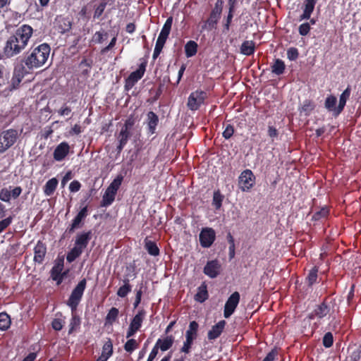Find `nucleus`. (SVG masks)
Masks as SVG:
<instances>
[{"instance_id":"nucleus-1","label":"nucleus","mask_w":361,"mask_h":361,"mask_svg":"<svg viewBox=\"0 0 361 361\" xmlns=\"http://www.w3.org/2000/svg\"><path fill=\"white\" fill-rule=\"evenodd\" d=\"M32 33L33 29L29 25L25 24L19 27L6 42L3 49L4 56L11 58L20 54L27 45Z\"/></svg>"},{"instance_id":"nucleus-2","label":"nucleus","mask_w":361,"mask_h":361,"mask_svg":"<svg viewBox=\"0 0 361 361\" xmlns=\"http://www.w3.org/2000/svg\"><path fill=\"white\" fill-rule=\"evenodd\" d=\"M51 48L47 43H43L36 47H32L27 52L23 63L28 69L38 68L47 61Z\"/></svg>"},{"instance_id":"nucleus-3","label":"nucleus","mask_w":361,"mask_h":361,"mask_svg":"<svg viewBox=\"0 0 361 361\" xmlns=\"http://www.w3.org/2000/svg\"><path fill=\"white\" fill-rule=\"evenodd\" d=\"M335 305L334 300H329L326 297L323 301L317 305L314 310L308 315L310 319H322L329 314L334 313V305Z\"/></svg>"},{"instance_id":"nucleus-4","label":"nucleus","mask_w":361,"mask_h":361,"mask_svg":"<svg viewBox=\"0 0 361 361\" xmlns=\"http://www.w3.org/2000/svg\"><path fill=\"white\" fill-rule=\"evenodd\" d=\"M19 137L18 130L10 128L0 131V154L5 153L13 147Z\"/></svg>"},{"instance_id":"nucleus-5","label":"nucleus","mask_w":361,"mask_h":361,"mask_svg":"<svg viewBox=\"0 0 361 361\" xmlns=\"http://www.w3.org/2000/svg\"><path fill=\"white\" fill-rule=\"evenodd\" d=\"M199 324L196 321L190 322L188 329L185 332V341L180 348V352L188 354L190 352L192 345L198 336Z\"/></svg>"},{"instance_id":"nucleus-6","label":"nucleus","mask_w":361,"mask_h":361,"mask_svg":"<svg viewBox=\"0 0 361 361\" xmlns=\"http://www.w3.org/2000/svg\"><path fill=\"white\" fill-rule=\"evenodd\" d=\"M87 281L82 279L72 290L68 300L67 305L71 307V312H75L82 298L84 290L86 288Z\"/></svg>"},{"instance_id":"nucleus-7","label":"nucleus","mask_w":361,"mask_h":361,"mask_svg":"<svg viewBox=\"0 0 361 361\" xmlns=\"http://www.w3.org/2000/svg\"><path fill=\"white\" fill-rule=\"evenodd\" d=\"M207 97V93L205 91L197 90L189 95L187 106L191 111H197L204 103Z\"/></svg>"},{"instance_id":"nucleus-8","label":"nucleus","mask_w":361,"mask_h":361,"mask_svg":"<svg viewBox=\"0 0 361 361\" xmlns=\"http://www.w3.org/2000/svg\"><path fill=\"white\" fill-rule=\"evenodd\" d=\"M147 62H142L140 64L138 69L132 72L125 80V90L128 91L131 90L135 85L143 77L146 71Z\"/></svg>"},{"instance_id":"nucleus-9","label":"nucleus","mask_w":361,"mask_h":361,"mask_svg":"<svg viewBox=\"0 0 361 361\" xmlns=\"http://www.w3.org/2000/svg\"><path fill=\"white\" fill-rule=\"evenodd\" d=\"M255 183V176L250 169L244 170L239 176V185L242 191H249Z\"/></svg>"},{"instance_id":"nucleus-10","label":"nucleus","mask_w":361,"mask_h":361,"mask_svg":"<svg viewBox=\"0 0 361 361\" xmlns=\"http://www.w3.org/2000/svg\"><path fill=\"white\" fill-rule=\"evenodd\" d=\"M72 20L68 16L62 15L57 16L54 22V27L60 34H65L69 32L72 28Z\"/></svg>"},{"instance_id":"nucleus-11","label":"nucleus","mask_w":361,"mask_h":361,"mask_svg":"<svg viewBox=\"0 0 361 361\" xmlns=\"http://www.w3.org/2000/svg\"><path fill=\"white\" fill-rule=\"evenodd\" d=\"M240 293L237 291L229 296L224 305V316L225 318H228L232 315L240 302Z\"/></svg>"},{"instance_id":"nucleus-12","label":"nucleus","mask_w":361,"mask_h":361,"mask_svg":"<svg viewBox=\"0 0 361 361\" xmlns=\"http://www.w3.org/2000/svg\"><path fill=\"white\" fill-rule=\"evenodd\" d=\"M200 243L202 247H209L216 239V233L212 228H203L200 233Z\"/></svg>"},{"instance_id":"nucleus-13","label":"nucleus","mask_w":361,"mask_h":361,"mask_svg":"<svg viewBox=\"0 0 361 361\" xmlns=\"http://www.w3.org/2000/svg\"><path fill=\"white\" fill-rule=\"evenodd\" d=\"M221 264L218 259L209 260L204 267L203 272L211 279L217 277L221 271Z\"/></svg>"},{"instance_id":"nucleus-14","label":"nucleus","mask_w":361,"mask_h":361,"mask_svg":"<svg viewBox=\"0 0 361 361\" xmlns=\"http://www.w3.org/2000/svg\"><path fill=\"white\" fill-rule=\"evenodd\" d=\"M88 215V207L87 206H85L82 207L77 215L72 220L71 224L67 228V231L69 233H72L76 228H78L81 226L82 222L85 219V218Z\"/></svg>"},{"instance_id":"nucleus-15","label":"nucleus","mask_w":361,"mask_h":361,"mask_svg":"<svg viewBox=\"0 0 361 361\" xmlns=\"http://www.w3.org/2000/svg\"><path fill=\"white\" fill-rule=\"evenodd\" d=\"M47 254V245L41 240H38L34 247L33 260L38 264H42Z\"/></svg>"},{"instance_id":"nucleus-16","label":"nucleus","mask_w":361,"mask_h":361,"mask_svg":"<svg viewBox=\"0 0 361 361\" xmlns=\"http://www.w3.org/2000/svg\"><path fill=\"white\" fill-rule=\"evenodd\" d=\"M70 152V146L68 142H62L55 148L53 157L57 161H63Z\"/></svg>"},{"instance_id":"nucleus-17","label":"nucleus","mask_w":361,"mask_h":361,"mask_svg":"<svg viewBox=\"0 0 361 361\" xmlns=\"http://www.w3.org/2000/svg\"><path fill=\"white\" fill-rule=\"evenodd\" d=\"M63 269V262H61L56 264L51 269V278L53 281L56 282L57 285H60L62 283L63 278L66 274V272L62 273Z\"/></svg>"},{"instance_id":"nucleus-18","label":"nucleus","mask_w":361,"mask_h":361,"mask_svg":"<svg viewBox=\"0 0 361 361\" xmlns=\"http://www.w3.org/2000/svg\"><path fill=\"white\" fill-rule=\"evenodd\" d=\"M92 237V233L91 231L80 233L76 235L75 245L84 251Z\"/></svg>"},{"instance_id":"nucleus-19","label":"nucleus","mask_w":361,"mask_h":361,"mask_svg":"<svg viewBox=\"0 0 361 361\" xmlns=\"http://www.w3.org/2000/svg\"><path fill=\"white\" fill-rule=\"evenodd\" d=\"M226 322L225 320H221L208 331L207 338L209 341L215 340L219 338L224 330Z\"/></svg>"},{"instance_id":"nucleus-20","label":"nucleus","mask_w":361,"mask_h":361,"mask_svg":"<svg viewBox=\"0 0 361 361\" xmlns=\"http://www.w3.org/2000/svg\"><path fill=\"white\" fill-rule=\"evenodd\" d=\"M113 353V343L111 338H108L107 341L104 342L102 346V353L96 361H107L109 358L111 357Z\"/></svg>"},{"instance_id":"nucleus-21","label":"nucleus","mask_w":361,"mask_h":361,"mask_svg":"<svg viewBox=\"0 0 361 361\" xmlns=\"http://www.w3.org/2000/svg\"><path fill=\"white\" fill-rule=\"evenodd\" d=\"M174 343V338L173 336H167L164 338H159L154 346L157 347L158 350L164 352L169 350Z\"/></svg>"},{"instance_id":"nucleus-22","label":"nucleus","mask_w":361,"mask_h":361,"mask_svg":"<svg viewBox=\"0 0 361 361\" xmlns=\"http://www.w3.org/2000/svg\"><path fill=\"white\" fill-rule=\"evenodd\" d=\"M221 18V16L214 13H210L208 19L204 22L202 26V31L207 30L211 31L216 28L217 23Z\"/></svg>"},{"instance_id":"nucleus-23","label":"nucleus","mask_w":361,"mask_h":361,"mask_svg":"<svg viewBox=\"0 0 361 361\" xmlns=\"http://www.w3.org/2000/svg\"><path fill=\"white\" fill-rule=\"evenodd\" d=\"M147 123L149 133L151 135L154 134L159 123L158 116L153 111H149L147 114Z\"/></svg>"},{"instance_id":"nucleus-24","label":"nucleus","mask_w":361,"mask_h":361,"mask_svg":"<svg viewBox=\"0 0 361 361\" xmlns=\"http://www.w3.org/2000/svg\"><path fill=\"white\" fill-rule=\"evenodd\" d=\"M146 311L144 309H140L137 311V314L133 317L130 321V326L137 329L138 331L142 326V322L145 319Z\"/></svg>"},{"instance_id":"nucleus-25","label":"nucleus","mask_w":361,"mask_h":361,"mask_svg":"<svg viewBox=\"0 0 361 361\" xmlns=\"http://www.w3.org/2000/svg\"><path fill=\"white\" fill-rule=\"evenodd\" d=\"M209 298L207 291V286L205 282H203L198 288L197 293L195 295L194 298L197 302L200 303L206 301Z\"/></svg>"},{"instance_id":"nucleus-26","label":"nucleus","mask_w":361,"mask_h":361,"mask_svg":"<svg viewBox=\"0 0 361 361\" xmlns=\"http://www.w3.org/2000/svg\"><path fill=\"white\" fill-rule=\"evenodd\" d=\"M316 3L317 0H305V8L302 14L300 16V20L310 19Z\"/></svg>"},{"instance_id":"nucleus-27","label":"nucleus","mask_w":361,"mask_h":361,"mask_svg":"<svg viewBox=\"0 0 361 361\" xmlns=\"http://www.w3.org/2000/svg\"><path fill=\"white\" fill-rule=\"evenodd\" d=\"M337 99L334 95L328 96L324 102L325 108L329 111L333 112L334 116H338L340 114H337Z\"/></svg>"},{"instance_id":"nucleus-28","label":"nucleus","mask_w":361,"mask_h":361,"mask_svg":"<svg viewBox=\"0 0 361 361\" xmlns=\"http://www.w3.org/2000/svg\"><path fill=\"white\" fill-rule=\"evenodd\" d=\"M350 94H351V88L348 85L347 87V88L340 95L339 103H338V105L337 106V114H341L343 111V110L346 104V102L350 96Z\"/></svg>"},{"instance_id":"nucleus-29","label":"nucleus","mask_w":361,"mask_h":361,"mask_svg":"<svg viewBox=\"0 0 361 361\" xmlns=\"http://www.w3.org/2000/svg\"><path fill=\"white\" fill-rule=\"evenodd\" d=\"M145 248L152 256L157 257L160 254V250L156 242L148 240L147 238L145 239Z\"/></svg>"},{"instance_id":"nucleus-30","label":"nucleus","mask_w":361,"mask_h":361,"mask_svg":"<svg viewBox=\"0 0 361 361\" xmlns=\"http://www.w3.org/2000/svg\"><path fill=\"white\" fill-rule=\"evenodd\" d=\"M59 181L56 178L49 179L44 185L43 188L44 193L47 196H51L55 192Z\"/></svg>"},{"instance_id":"nucleus-31","label":"nucleus","mask_w":361,"mask_h":361,"mask_svg":"<svg viewBox=\"0 0 361 361\" xmlns=\"http://www.w3.org/2000/svg\"><path fill=\"white\" fill-rule=\"evenodd\" d=\"M116 195V193L115 192L107 188L102 197L100 204L101 207H106L111 205L114 202Z\"/></svg>"},{"instance_id":"nucleus-32","label":"nucleus","mask_w":361,"mask_h":361,"mask_svg":"<svg viewBox=\"0 0 361 361\" xmlns=\"http://www.w3.org/2000/svg\"><path fill=\"white\" fill-rule=\"evenodd\" d=\"M130 137V132L126 131L123 129L121 130L117 138L118 140V145L117 146V152L120 153L125 145L127 144L129 137Z\"/></svg>"},{"instance_id":"nucleus-33","label":"nucleus","mask_w":361,"mask_h":361,"mask_svg":"<svg viewBox=\"0 0 361 361\" xmlns=\"http://www.w3.org/2000/svg\"><path fill=\"white\" fill-rule=\"evenodd\" d=\"M319 267L314 266L310 271L305 279L306 283L309 287L312 286L317 283Z\"/></svg>"},{"instance_id":"nucleus-34","label":"nucleus","mask_w":361,"mask_h":361,"mask_svg":"<svg viewBox=\"0 0 361 361\" xmlns=\"http://www.w3.org/2000/svg\"><path fill=\"white\" fill-rule=\"evenodd\" d=\"M255 50V42L252 40L244 41L240 47V52L246 56L252 55Z\"/></svg>"},{"instance_id":"nucleus-35","label":"nucleus","mask_w":361,"mask_h":361,"mask_svg":"<svg viewBox=\"0 0 361 361\" xmlns=\"http://www.w3.org/2000/svg\"><path fill=\"white\" fill-rule=\"evenodd\" d=\"M185 54L187 58L194 56L197 52V43L193 40L188 41L185 45Z\"/></svg>"},{"instance_id":"nucleus-36","label":"nucleus","mask_w":361,"mask_h":361,"mask_svg":"<svg viewBox=\"0 0 361 361\" xmlns=\"http://www.w3.org/2000/svg\"><path fill=\"white\" fill-rule=\"evenodd\" d=\"M286 69V65L283 60L276 59L271 66V72L277 75H282Z\"/></svg>"},{"instance_id":"nucleus-37","label":"nucleus","mask_w":361,"mask_h":361,"mask_svg":"<svg viewBox=\"0 0 361 361\" xmlns=\"http://www.w3.org/2000/svg\"><path fill=\"white\" fill-rule=\"evenodd\" d=\"M26 71L23 64L17 65L14 67L13 76L12 80H16L20 83L26 73Z\"/></svg>"},{"instance_id":"nucleus-38","label":"nucleus","mask_w":361,"mask_h":361,"mask_svg":"<svg viewBox=\"0 0 361 361\" xmlns=\"http://www.w3.org/2000/svg\"><path fill=\"white\" fill-rule=\"evenodd\" d=\"M329 208L327 206H324L312 215V220L314 221H318L322 219H326L329 215Z\"/></svg>"},{"instance_id":"nucleus-39","label":"nucleus","mask_w":361,"mask_h":361,"mask_svg":"<svg viewBox=\"0 0 361 361\" xmlns=\"http://www.w3.org/2000/svg\"><path fill=\"white\" fill-rule=\"evenodd\" d=\"M72 317L70 321L68 334H71L80 326L81 320L78 315L76 314L75 312H71Z\"/></svg>"},{"instance_id":"nucleus-40","label":"nucleus","mask_w":361,"mask_h":361,"mask_svg":"<svg viewBox=\"0 0 361 361\" xmlns=\"http://www.w3.org/2000/svg\"><path fill=\"white\" fill-rule=\"evenodd\" d=\"M173 23V17H169L164 23L159 36L167 39L170 34Z\"/></svg>"},{"instance_id":"nucleus-41","label":"nucleus","mask_w":361,"mask_h":361,"mask_svg":"<svg viewBox=\"0 0 361 361\" xmlns=\"http://www.w3.org/2000/svg\"><path fill=\"white\" fill-rule=\"evenodd\" d=\"M11 324L10 316L5 312L0 313V330H7Z\"/></svg>"},{"instance_id":"nucleus-42","label":"nucleus","mask_w":361,"mask_h":361,"mask_svg":"<svg viewBox=\"0 0 361 361\" xmlns=\"http://www.w3.org/2000/svg\"><path fill=\"white\" fill-rule=\"evenodd\" d=\"M83 250L77 246H74L67 254L66 260L69 263L74 262L78 257L80 256Z\"/></svg>"},{"instance_id":"nucleus-43","label":"nucleus","mask_w":361,"mask_h":361,"mask_svg":"<svg viewBox=\"0 0 361 361\" xmlns=\"http://www.w3.org/2000/svg\"><path fill=\"white\" fill-rule=\"evenodd\" d=\"M224 199V196L221 193L219 190L214 192L212 205L216 209H219L221 207Z\"/></svg>"},{"instance_id":"nucleus-44","label":"nucleus","mask_w":361,"mask_h":361,"mask_svg":"<svg viewBox=\"0 0 361 361\" xmlns=\"http://www.w3.org/2000/svg\"><path fill=\"white\" fill-rule=\"evenodd\" d=\"M108 37V32L104 30L97 31L92 36V41L96 44H102Z\"/></svg>"},{"instance_id":"nucleus-45","label":"nucleus","mask_w":361,"mask_h":361,"mask_svg":"<svg viewBox=\"0 0 361 361\" xmlns=\"http://www.w3.org/2000/svg\"><path fill=\"white\" fill-rule=\"evenodd\" d=\"M127 270L129 271L128 273H127L123 279V285L124 286H131L130 284V277H132L133 279H135L137 276V274L135 272V265L130 266V267H127Z\"/></svg>"},{"instance_id":"nucleus-46","label":"nucleus","mask_w":361,"mask_h":361,"mask_svg":"<svg viewBox=\"0 0 361 361\" xmlns=\"http://www.w3.org/2000/svg\"><path fill=\"white\" fill-rule=\"evenodd\" d=\"M138 347L139 343L134 338L128 339L123 346L124 350L128 353H132Z\"/></svg>"},{"instance_id":"nucleus-47","label":"nucleus","mask_w":361,"mask_h":361,"mask_svg":"<svg viewBox=\"0 0 361 361\" xmlns=\"http://www.w3.org/2000/svg\"><path fill=\"white\" fill-rule=\"evenodd\" d=\"M123 176L122 175L117 176L116 178L114 179V180L108 186V188L117 193V191L119 189L123 182Z\"/></svg>"},{"instance_id":"nucleus-48","label":"nucleus","mask_w":361,"mask_h":361,"mask_svg":"<svg viewBox=\"0 0 361 361\" xmlns=\"http://www.w3.org/2000/svg\"><path fill=\"white\" fill-rule=\"evenodd\" d=\"M123 176L122 175L117 176L116 178L114 179V180L108 186V188L117 193V191L119 189L123 182Z\"/></svg>"},{"instance_id":"nucleus-49","label":"nucleus","mask_w":361,"mask_h":361,"mask_svg":"<svg viewBox=\"0 0 361 361\" xmlns=\"http://www.w3.org/2000/svg\"><path fill=\"white\" fill-rule=\"evenodd\" d=\"M315 105L310 100H305L301 107V112H305L306 115H309L314 109Z\"/></svg>"},{"instance_id":"nucleus-50","label":"nucleus","mask_w":361,"mask_h":361,"mask_svg":"<svg viewBox=\"0 0 361 361\" xmlns=\"http://www.w3.org/2000/svg\"><path fill=\"white\" fill-rule=\"evenodd\" d=\"M118 313L119 311L116 307H111L106 315V321L109 323L114 322L118 316Z\"/></svg>"},{"instance_id":"nucleus-51","label":"nucleus","mask_w":361,"mask_h":361,"mask_svg":"<svg viewBox=\"0 0 361 361\" xmlns=\"http://www.w3.org/2000/svg\"><path fill=\"white\" fill-rule=\"evenodd\" d=\"M323 345L329 348L333 345L334 343V336L331 332H327L324 334L322 338Z\"/></svg>"},{"instance_id":"nucleus-52","label":"nucleus","mask_w":361,"mask_h":361,"mask_svg":"<svg viewBox=\"0 0 361 361\" xmlns=\"http://www.w3.org/2000/svg\"><path fill=\"white\" fill-rule=\"evenodd\" d=\"M11 192L7 188H3L0 190V200L4 202L11 201Z\"/></svg>"},{"instance_id":"nucleus-53","label":"nucleus","mask_w":361,"mask_h":361,"mask_svg":"<svg viewBox=\"0 0 361 361\" xmlns=\"http://www.w3.org/2000/svg\"><path fill=\"white\" fill-rule=\"evenodd\" d=\"M131 290L132 286L123 285L118 289L116 294L120 298H125Z\"/></svg>"},{"instance_id":"nucleus-54","label":"nucleus","mask_w":361,"mask_h":361,"mask_svg":"<svg viewBox=\"0 0 361 361\" xmlns=\"http://www.w3.org/2000/svg\"><path fill=\"white\" fill-rule=\"evenodd\" d=\"M234 132L235 130L233 126L231 124H227L222 133V135L226 140H228L233 135Z\"/></svg>"},{"instance_id":"nucleus-55","label":"nucleus","mask_w":361,"mask_h":361,"mask_svg":"<svg viewBox=\"0 0 361 361\" xmlns=\"http://www.w3.org/2000/svg\"><path fill=\"white\" fill-rule=\"evenodd\" d=\"M299 56L298 49L295 47H290L287 50V58L290 61H295Z\"/></svg>"},{"instance_id":"nucleus-56","label":"nucleus","mask_w":361,"mask_h":361,"mask_svg":"<svg viewBox=\"0 0 361 361\" xmlns=\"http://www.w3.org/2000/svg\"><path fill=\"white\" fill-rule=\"evenodd\" d=\"M65 324V321L62 319L55 318L51 322V326L55 331H61Z\"/></svg>"},{"instance_id":"nucleus-57","label":"nucleus","mask_w":361,"mask_h":361,"mask_svg":"<svg viewBox=\"0 0 361 361\" xmlns=\"http://www.w3.org/2000/svg\"><path fill=\"white\" fill-rule=\"evenodd\" d=\"M13 221V216H9L0 221V233L7 228Z\"/></svg>"},{"instance_id":"nucleus-58","label":"nucleus","mask_w":361,"mask_h":361,"mask_svg":"<svg viewBox=\"0 0 361 361\" xmlns=\"http://www.w3.org/2000/svg\"><path fill=\"white\" fill-rule=\"evenodd\" d=\"M311 27L309 23H304L298 27V32L300 35L306 36L310 31Z\"/></svg>"},{"instance_id":"nucleus-59","label":"nucleus","mask_w":361,"mask_h":361,"mask_svg":"<svg viewBox=\"0 0 361 361\" xmlns=\"http://www.w3.org/2000/svg\"><path fill=\"white\" fill-rule=\"evenodd\" d=\"M71 108L66 104H64L60 109L58 110V114L61 116H69L71 113Z\"/></svg>"},{"instance_id":"nucleus-60","label":"nucleus","mask_w":361,"mask_h":361,"mask_svg":"<svg viewBox=\"0 0 361 361\" xmlns=\"http://www.w3.org/2000/svg\"><path fill=\"white\" fill-rule=\"evenodd\" d=\"M277 355L278 350L276 348H274L267 353L262 361H274Z\"/></svg>"},{"instance_id":"nucleus-61","label":"nucleus","mask_w":361,"mask_h":361,"mask_svg":"<svg viewBox=\"0 0 361 361\" xmlns=\"http://www.w3.org/2000/svg\"><path fill=\"white\" fill-rule=\"evenodd\" d=\"M222 9H223V1L221 0H218L216 1V3L215 4L214 7L212 8L211 12L221 16V13H222Z\"/></svg>"},{"instance_id":"nucleus-62","label":"nucleus","mask_w":361,"mask_h":361,"mask_svg":"<svg viewBox=\"0 0 361 361\" xmlns=\"http://www.w3.org/2000/svg\"><path fill=\"white\" fill-rule=\"evenodd\" d=\"M134 124H135L134 119L132 118H129L125 121V123L121 129H123L126 131L130 132V130H131V128H133Z\"/></svg>"},{"instance_id":"nucleus-63","label":"nucleus","mask_w":361,"mask_h":361,"mask_svg":"<svg viewBox=\"0 0 361 361\" xmlns=\"http://www.w3.org/2000/svg\"><path fill=\"white\" fill-rule=\"evenodd\" d=\"M81 184L78 180H73L70 183L69 190L71 192H76L80 190Z\"/></svg>"},{"instance_id":"nucleus-64","label":"nucleus","mask_w":361,"mask_h":361,"mask_svg":"<svg viewBox=\"0 0 361 361\" xmlns=\"http://www.w3.org/2000/svg\"><path fill=\"white\" fill-rule=\"evenodd\" d=\"M361 358V349L358 348L352 352L350 355V361H359Z\"/></svg>"}]
</instances>
